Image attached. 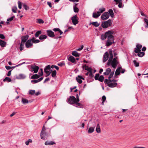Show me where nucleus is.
<instances>
[{
	"label": "nucleus",
	"instance_id": "obj_1",
	"mask_svg": "<svg viewBox=\"0 0 148 148\" xmlns=\"http://www.w3.org/2000/svg\"><path fill=\"white\" fill-rule=\"evenodd\" d=\"M109 53L110 54V57L107 63V65L108 66H109L111 64L113 68H116L117 65L118 63L117 60L118 58L117 57H116V58H114L112 61L113 58V55L112 51V50H110L109 51Z\"/></svg>",
	"mask_w": 148,
	"mask_h": 148
},
{
	"label": "nucleus",
	"instance_id": "obj_2",
	"mask_svg": "<svg viewBox=\"0 0 148 148\" xmlns=\"http://www.w3.org/2000/svg\"><path fill=\"white\" fill-rule=\"evenodd\" d=\"M50 129L49 128L46 129L44 125L40 133L41 138L44 140L46 136H48L50 133Z\"/></svg>",
	"mask_w": 148,
	"mask_h": 148
},
{
	"label": "nucleus",
	"instance_id": "obj_3",
	"mask_svg": "<svg viewBox=\"0 0 148 148\" xmlns=\"http://www.w3.org/2000/svg\"><path fill=\"white\" fill-rule=\"evenodd\" d=\"M116 80L113 79L111 80V79H105L104 82L105 84H108V86L110 87H114L117 85L116 83Z\"/></svg>",
	"mask_w": 148,
	"mask_h": 148
},
{
	"label": "nucleus",
	"instance_id": "obj_4",
	"mask_svg": "<svg viewBox=\"0 0 148 148\" xmlns=\"http://www.w3.org/2000/svg\"><path fill=\"white\" fill-rule=\"evenodd\" d=\"M29 36L26 35L25 36H22L21 37V41L19 47L20 50L22 51L24 48V45L25 42H26L29 38Z\"/></svg>",
	"mask_w": 148,
	"mask_h": 148
},
{
	"label": "nucleus",
	"instance_id": "obj_5",
	"mask_svg": "<svg viewBox=\"0 0 148 148\" xmlns=\"http://www.w3.org/2000/svg\"><path fill=\"white\" fill-rule=\"evenodd\" d=\"M112 24L111 20L109 19L107 21L103 22L101 24L102 27L103 28H106L110 26Z\"/></svg>",
	"mask_w": 148,
	"mask_h": 148
},
{
	"label": "nucleus",
	"instance_id": "obj_6",
	"mask_svg": "<svg viewBox=\"0 0 148 148\" xmlns=\"http://www.w3.org/2000/svg\"><path fill=\"white\" fill-rule=\"evenodd\" d=\"M114 36L107 38V40L106 42V46L108 47L112 44L114 43Z\"/></svg>",
	"mask_w": 148,
	"mask_h": 148
},
{
	"label": "nucleus",
	"instance_id": "obj_7",
	"mask_svg": "<svg viewBox=\"0 0 148 148\" xmlns=\"http://www.w3.org/2000/svg\"><path fill=\"white\" fill-rule=\"evenodd\" d=\"M50 71H52V70L50 69V65H48L45 68V72L47 74L46 76V77L49 76L50 75L51 73Z\"/></svg>",
	"mask_w": 148,
	"mask_h": 148
},
{
	"label": "nucleus",
	"instance_id": "obj_8",
	"mask_svg": "<svg viewBox=\"0 0 148 148\" xmlns=\"http://www.w3.org/2000/svg\"><path fill=\"white\" fill-rule=\"evenodd\" d=\"M69 102L71 104H75L77 100H76V98L73 96H71L68 99Z\"/></svg>",
	"mask_w": 148,
	"mask_h": 148
},
{
	"label": "nucleus",
	"instance_id": "obj_9",
	"mask_svg": "<svg viewBox=\"0 0 148 148\" xmlns=\"http://www.w3.org/2000/svg\"><path fill=\"white\" fill-rule=\"evenodd\" d=\"M71 20L73 24L75 25H76L78 23L77 15L74 16L72 17Z\"/></svg>",
	"mask_w": 148,
	"mask_h": 148
},
{
	"label": "nucleus",
	"instance_id": "obj_10",
	"mask_svg": "<svg viewBox=\"0 0 148 148\" xmlns=\"http://www.w3.org/2000/svg\"><path fill=\"white\" fill-rule=\"evenodd\" d=\"M25 46L27 48H30L33 46V43L31 39L28 40L26 41L25 43Z\"/></svg>",
	"mask_w": 148,
	"mask_h": 148
},
{
	"label": "nucleus",
	"instance_id": "obj_11",
	"mask_svg": "<svg viewBox=\"0 0 148 148\" xmlns=\"http://www.w3.org/2000/svg\"><path fill=\"white\" fill-rule=\"evenodd\" d=\"M142 46L140 44H137L136 45V47L134 48V51L136 53H138L141 51V49Z\"/></svg>",
	"mask_w": 148,
	"mask_h": 148
},
{
	"label": "nucleus",
	"instance_id": "obj_12",
	"mask_svg": "<svg viewBox=\"0 0 148 148\" xmlns=\"http://www.w3.org/2000/svg\"><path fill=\"white\" fill-rule=\"evenodd\" d=\"M109 17V15L107 12H106L103 13L101 16V18L103 20H106L108 19Z\"/></svg>",
	"mask_w": 148,
	"mask_h": 148
},
{
	"label": "nucleus",
	"instance_id": "obj_13",
	"mask_svg": "<svg viewBox=\"0 0 148 148\" xmlns=\"http://www.w3.org/2000/svg\"><path fill=\"white\" fill-rule=\"evenodd\" d=\"M105 36L106 38H108L113 37V32L111 31H108L105 33Z\"/></svg>",
	"mask_w": 148,
	"mask_h": 148
},
{
	"label": "nucleus",
	"instance_id": "obj_14",
	"mask_svg": "<svg viewBox=\"0 0 148 148\" xmlns=\"http://www.w3.org/2000/svg\"><path fill=\"white\" fill-rule=\"evenodd\" d=\"M47 35L53 38L55 36L54 32L51 30H47Z\"/></svg>",
	"mask_w": 148,
	"mask_h": 148
},
{
	"label": "nucleus",
	"instance_id": "obj_15",
	"mask_svg": "<svg viewBox=\"0 0 148 148\" xmlns=\"http://www.w3.org/2000/svg\"><path fill=\"white\" fill-rule=\"evenodd\" d=\"M108 53L107 52H106L104 54L103 58V61L104 62H106L108 60Z\"/></svg>",
	"mask_w": 148,
	"mask_h": 148
},
{
	"label": "nucleus",
	"instance_id": "obj_16",
	"mask_svg": "<svg viewBox=\"0 0 148 148\" xmlns=\"http://www.w3.org/2000/svg\"><path fill=\"white\" fill-rule=\"evenodd\" d=\"M31 69L35 73H37L38 70L39 69V67L38 66H32Z\"/></svg>",
	"mask_w": 148,
	"mask_h": 148
},
{
	"label": "nucleus",
	"instance_id": "obj_17",
	"mask_svg": "<svg viewBox=\"0 0 148 148\" xmlns=\"http://www.w3.org/2000/svg\"><path fill=\"white\" fill-rule=\"evenodd\" d=\"M45 145H51L56 144V143L52 141H47L45 142Z\"/></svg>",
	"mask_w": 148,
	"mask_h": 148
},
{
	"label": "nucleus",
	"instance_id": "obj_18",
	"mask_svg": "<svg viewBox=\"0 0 148 148\" xmlns=\"http://www.w3.org/2000/svg\"><path fill=\"white\" fill-rule=\"evenodd\" d=\"M81 79H84L80 75H78V77H76L77 81L79 84H81L82 83V82Z\"/></svg>",
	"mask_w": 148,
	"mask_h": 148
},
{
	"label": "nucleus",
	"instance_id": "obj_19",
	"mask_svg": "<svg viewBox=\"0 0 148 148\" xmlns=\"http://www.w3.org/2000/svg\"><path fill=\"white\" fill-rule=\"evenodd\" d=\"M68 60L72 63H75V64L76 63L75 58L73 56H71L69 57L68 58Z\"/></svg>",
	"mask_w": 148,
	"mask_h": 148
},
{
	"label": "nucleus",
	"instance_id": "obj_20",
	"mask_svg": "<svg viewBox=\"0 0 148 148\" xmlns=\"http://www.w3.org/2000/svg\"><path fill=\"white\" fill-rule=\"evenodd\" d=\"M121 69L122 68L121 67H119L117 68L115 73V75H118L120 74V71Z\"/></svg>",
	"mask_w": 148,
	"mask_h": 148
},
{
	"label": "nucleus",
	"instance_id": "obj_21",
	"mask_svg": "<svg viewBox=\"0 0 148 148\" xmlns=\"http://www.w3.org/2000/svg\"><path fill=\"white\" fill-rule=\"evenodd\" d=\"M111 70L110 68H108L106 69V72L104 73V74L106 75H108L111 72Z\"/></svg>",
	"mask_w": 148,
	"mask_h": 148
},
{
	"label": "nucleus",
	"instance_id": "obj_22",
	"mask_svg": "<svg viewBox=\"0 0 148 148\" xmlns=\"http://www.w3.org/2000/svg\"><path fill=\"white\" fill-rule=\"evenodd\" d=\"M6 42L2 40H0V45L2 47L6 46Z\"/></svg>",
	"mask_w": 148,
	"mask_h": 148
},
{
	"label": "nucleus",
	"instance_id": "obj_23",
	"mask_svg": "<svg viewBox=\"0 0 148 148\" xmlns=\"http://www.w3.org/2000/svg\"><path fill=\"white\" fill-rule=\"evenodd\" d=\"M96 131L98 133H100L101 132V129L99 125L98 124L97 125L96 128Z\"/></svg>",
	"mask_w": 148,
	"mask_h": 148
},
{
	"label": "nucleus",
	"instance_id": "obj_24",
	"mask_svg": "<svg viewBox=\"0 0 148 148\" xmlns=\"http://www.w3.org/2000/svg\"><path fill=\"white\" fill-rule=\"evenodd\" d=\"M31 39L32 43H37L40 42L39 40L38 39H35V38L34 37H33L32 39Z\"/></svg>",
	"mask_w": 148,
	"mask_h": 148
},
{
	"label": "nucleus",
	"instance_id": "obj_25",
	"mask_svg": "<svg viewBox=\"0 0 148 148\" xmlns=\"http://www.w3.org/2000/svg\"><path fill=\"white\" fill-rule=\"evenodd\" d=\"M72 54L76 57H79L80 55V54L76 51H73L72 53Z\"/></svg>",
	"mask_w": 148,
	"mask_h": 148
},
{
	"label": "nucleus",
	"instance_id": "obj_26",
	"mask_svg": "<svg viewBox=\"0 0 148 148\" xmlns=\"http://www.w3.org/2000/svg\"><path fill=\"white\" fill-rule=\"evenodd\" d=\"M105 11V9L104 8H102L99 9V11L97 12V14H101V13Z\"/></svg>",
	"mask_w": 148,
	"mask_h": 148
},
{
	"label": "nucleus",
	"instance_id": "obj_27",
	"mask_svg": "<svg viewBox=\"0 0 148 148\" xmlns=\"http://www.w3.org/2000/svg\"><path fill=\"white\" fill-rule=\"evenodd\" d=\"M90 24H91L95 26V27H98L100 24L98 23L97 22H93L90 23Z\"/></svg>",
	"mask_w": 148,
	"mask_h": 148
},
{
	"label": "nucleus",
	"instance_id": "obj_28",
	"mask_svg": "<svg viewBox=\"0 0 148 148\" xmlns=\"http://www.w3.org/2000/svg\"><path fill=\"white\" fill-rule=\"evenodd\" d=\"M20 65H21V64H19L16 65V66H5V68L6 69H7V70H9L13 68H14L15 67L18 66H19Z\"/></svg>",
	"mask_w": 148,
	"mask_h": 148
},
{
	"label": "nucleus",
	"instance_id": "obj_29",
	"mask_svg": "<svg viewBox=\"0 0 148 148\" xmlns=\"http://www.w3.org/2000/svg\"><path fill=\"white\" fill-rule=\"evenodd\" d=\"M108 12L111 17L112 18L114 16V13L112 10L111 9H110L109 10Z\"/></svg>",
	"mask_w": 148,
	"mask_h": 148
},
{
	"label": "nucleus",
	"instance_id": "obj_30",
	"mask_svg": "<svg viewBox=\"0 0 148 148\" xmlns=\"http://www.w3.org/2000/svg\"><path fill=\"white\" fill-rule=\"evenodd\" d=\"M53 30L54 32L58 31L59 32L60 35L63 33L58 28H54L53 29Z\"/></svg>",
	"mask_w": 148,
	"mask_h": 148
},
{
	"label": "nucleus",
	"instance_id": "obj_31",
	"mask_svg": "<svg viewBox=\"0 0 148 148\" xmlns=\"http://www.w3.org/2000/svg\"><path fill=\"white\" fill-rule=\"evenodd\" d=\"M29 101L26 99L22 98V102L23 103L25 104L26 103H29Z\"/></svg>",
	"mask_w": 148,
	"mask_h": 148
},
{
	"label": "nucleus",
	"instance_id": "obj_32",
	"mask_svg": "<svg viewBox=\"0 0 148 148\" xmlns=\"http://www.w3.org/2000/svg\"><path fill=\"white\" fill-rule=\"evenodd\" d=\"M11 79L10 78L8 77H6L3 80V81L4 82H11Z\"/></svg>",
	"mask_w": 148,
	"mask_h": 148
},
{
	"label": "nucleus",
	"instance_id": "obj_33",
	"mask_svg": "<svg viewBox=\"0 0 148 148\" xmlns=\"http://www.w3.org/2000/svg\"><path fill=\"white\" fill-rule=\"evenodd\" d=\"M94 130V128L93 127H90L89 128L88 132L89 133H91L93 132Z\"/></svg>",
	"mask_w": 148,
	"mask_h": 148
},
{
	"label": "nucleus",
	"instance_id": "obj_34",
	"mask_svg": "<svg viewBox=\"0 0 148 148\" xmlns=\"http://www.w3.org/2000/svg\"><path fill=\"white\" fill-rule=\"evenodd\" d=\"M100 15V14H97V13H93L92 16L93 18H96L98 17Z\"/></svg>",
	"mask_w": 148,
	"mask_h": 148
},
{
	"label": "nucleus",
	"instance_id": "obj_35",
	"mask_svg": "<svg viewBox=\"0 0 148 148\" xmlns=\"http://www.w3.org/2000/svg\"><path fill=\"white\" fill-rule=\"evenodd\" d=\"M40 77V75H37V74H36L32 75L31 77V78L32 79H37Z\"/></svg>",
	"mask_w": 148,
	"mask_h": 148
},
{
	"label": "nucleus",
	"instance_id": "obj_36",
	"mask_svg": "<svg viewBox=\"0 0 148 148\" xmlns=\"http://www.w3.org/2000/svg\"><path fill=\"white\" fill-rule=\"evenodd\" d=\"M138 56L140 57H142L143 56L145 55V53L142 52H139L138 53Z\"/></svg>",
	"mask_w": 148,
	"mask_h": 148
},
{
	"label": "nucleus",
	"instance_id": "obj_37",
	"mask_svg": "<svg viewBox=\"0 0 148 148\" xmlns=\"http://www.w3.org/2000/svg\"><path fill=\"white\" fill-rule=\"evenodd\" d=\"M47 36L46 35H42L39 37V39L40 40H43L44 39H45L47 38Z\"/></svg>",
	"mask_w": 148,
	"mask_h": 148
},
{
	"label": "nucleus",
	"instance_id": "obj_38",
	"mask_svg": "<svg viewBox=\"0 0 148 148\" xmlns=\"http://www.w3.org/2000/svg\"><path fill=\"white\" fill-rule=\"evenodd\" d=\"M42 33V32L41 31H37L35 34V36L37 37L39 36V35L40 34Z\"/></svg>",
	"mask_w": 148,
	"mask_h": 148
},
{
	"label": "nucleus",
	"instance_id": "obj_39",
	"mask_svg": "<svg viewBox=\"0 0 148 148\" xmlns=\"http://www.w3.org/2000/svg\"><path fill=\"white\" fill-rule=\"evenodd\" d=\"M98 80L101 82H102L104 80V77L102 75H101L99 77Z\"/></svg>",
	"mask_w": 148,
	"mask_h": 148
},
{
	"label": "nucleus",
	"instance_id": "obj_40",
	"mask_svg": "<svg viewBox=\"0 0 148 148\" xmlns=\"http://www.w3.org/2000/svg\"><path fill=\"white\" fill-rule=\"evenodd\" d=\"M78 102L79 101H76V103H75L77 105L76 107H79L80 108H81L83 106V105L82 104L78 103Z\"/></svg>",
	"mask_w": 148,
	"mask_h": 148
},
{
	"label": "nucleus",
	"instance_id": "obj_41",
	"mask_svg": "<svg viewBox=\"0 0 148 148\" xmlns=\"http://www.w3.org/2000/svg\"><path fill=\"white\" fill-rule=\"evenodd\" d=\"M56 75V71L55 70H54L52 72L51 75L53 77H55Z\"/></svg>",
	"mask_w": 148,
	"mask_h": 148
},
{
	"label": "nucleus",
	"instance_id": "obj_42",
	"mask_svg": "<svg viewBox=\"0 0 148 148\" xmlns=\"http://www.w3.org/2000/svg\"><path fill=\"white\" fill-rule=\"evenodd\" d=\"M25 77V75L23 74H20L18 75V78L19 79H24Z\"/></svg>",
	"mask_w": 148,
	"mask_h": 148
},
{
	"label": "nucleus",
	"instance_id": "obj_43",
	"mask_svg": "<svg viewBox=\"0 0 148 148\" xmlns=\"http://www.w3.org/2000/svg\"><path fill=\"white\" fill-rule=\"evenodd\" d=\"M32 142V140L31 139H29L25 142V143L27 145H29V143H31Z\"/></svg>",
	"mask_w": 148,
	"mask_h": 148
},
{
	"label": "nucleus",
	"instance_id": "obj_44",
	"mask_svg": "<svg viewBox=\"0 0 148 148\" xmlns=\"http://www.w3.org/2000/svg\"><path fill=\"white\" fill-rule=\"evenodd\" d=\"M35 91L34 90H30L29 91V94L32 95H34L35 94Z\"/></svg>",
	"mask_w": 148,
	"mask_h": 148
},
{
	"label": "nucleus",
	"instance_id": "obj_45",
	"mask_svg": "<svg viewBox=\"0 0 148 148\" xmlns=\"http://www.w3.org/2000/svg\"><path fill=\"white\" fill-rule=\"evenodd\" d=\"M118 3H119V4L118 6L119 8H121L123 7L122 0H120V2H119Z\"/></svg>",
	"mask_w": 148,
	"mask_h": 148
},
{
	"label": "nucleus",
	"instance_id": "obj_46",
	"mask_svg": "<svg viewBox=\"0 0 148 148\" xmlns=\"http://www.w3.org/2000/svg\"><path fill=\"white\" fill-rule=\"evenodd\" d=\"M17 8L16 6L13 7L12 9V11L14 13L16 12V10H17Z\"/></svg>",
	"mask_w": 148,
	"mask_h": 148
},
{
	"label": "nucleus",
	"instance_id": "obj_47",
	"mask_svg": "<svg viewBox=\"0 0 148 148\" xmlns=\"http://www.w3.org/2000/svg\"><path fill=\"white\" fill-rule=\"evenodd\" d=\"M37 20V22L39 23H44V21L41 19H38Z\"/></svg>",
	"mask_w": 148,
	"mask_h": 148
},
{
	"label": "nucleus",
	"instance_id": "obj_48",
	"mask_svg": "<svg viewBox=\"0 0 148 148\" xmlns=\"http://www.w3.org/2000/svg\"><path fill=\"white\" fill-rule=\"evenodd\" d=\"M134 64L135 66L136 67H138L139 66V63L137 62L136 61V60H134L133 61Z\"/></svg>",
	"mask_w": 148,
	"mask_h": 148
},
{
	"label": "nucleus",
	"instance_id": "obj_49",
	"mask_svg": "<svg viewBox=\"0 0 148 148\" xmlns=\"http://www.w3.org/2000/svg\"><path fill=\"white\" fill-rule=\"evenodd\" d=\"M144 21L146 23V25L145 27L147 28H148V20L146 18H144Z\"/></svg>",
	"mask_w": 148,
	"mask_h": 148
},
{
	"label": "nucleus",
	"instance_id": "obj_50",
	"mask_svg": "<svg viewBox=\"0 0 148 148\" xmlns=\"http://www.w3.org/2000/svg\"><path fill=\"white\" fill-rule=\"evenodd\" d=\"M74 11L75 12H79V9L77 7H73Z\"/></svg>",
	"mask_w": 148,
	"mask_h": 148
},
{
	"label": "nucleus",
	"instance_id": "obj_51",
	"mask_svg": "<svg viewBox=\"0 0 148 148\" xmlns=\"http://www.w3.org/2000/svg\"><path fill=\"white\" fill-rule=\"evenodd\" d=\"M106 37L105 36V34L104 35V34H102L101 36V39L102 40H104L105 39H106Z\"/></svg>",
	"mask_w": 148,
	"mask_h": 148
},
{
	"label": "nucleus",
	"instance_id": "obj_52",
	"mask_svg": "<svg viewBox=\"0 0 148 148\" xmlns=\"http://www.w3.org/2000/svg\"><path fill=\"white\" fill-rule=\"evenodd\" d=\"M99 73L96 74L95 77V79L96 80L98 79L99 77Z\"/></svg>",
	"mask_w": 148,
	"mask_h": 148
},
{
	"label": "nucleus",
	"instance_id": "obj_53",
	"mask_svg": "<svg viewBox=\"0 0 148 148\" xmlns=\"http://www.w3.org/2000/svg\"><path fill=\"white\" fill-rule=\"evenodd\" d=\"M106 98L105 96H102V104H103V103L106 100Z\"/></svg>",
	"mask_w": 148,
	"mask_h": 148
},
{
	"label": "nucleus",
	"instance_id": "obj_54",
	"mask_svg": "<svg viewBox=\"0 0 148 148\" xmlns=\"http://www.w3.org/2000/svg\"><path fill=\"white\" fill-rule=\"evenodd\" d=\"M18 7L20 9H21L22 3L21 2L18 1Z\"/></svg>",
	"mask_w": 148,
	"mask_h": 148
},
{
	"label": "nucleus",
	"instance_id": "obj_55",
	"mask_svg": "<svg viewBox=\"0 0 148 148\" xmlns=\"http://www.w3.org/2000/svg\"><path fill=\"white\" fill-rule=\"evenodd\" d=\"M23 7L26 10H27L29 9V7L26 4H23Z\"/></svg>",
	"mask_w": 148,
	"mask_h": 148
},
{
	"label": "nucleus",
	"instance_id": "obj_56",
	"mask_svg": "<svg viewBox=\"0 0 148 148\" xmlns=\"http://www.w3.org/2000/svg\"><path fill=\"white\" fill-rule=\"evenodd\" d=\"M114 71H113L112 72H111V73L110 74L109 77H108L109 79H110L112 77L114 74Z\"/></svg>",
	"mask_w": 148,
	"mask_h": 148
},
{
	"label": "nucleus",
	"instance_id": "obj_57",
	"mask_svg": "<svg viewBox=\"0 0 148 148\" xmlns=\"http://www.w3.org/2000/svg\"><path fill=\"white\" fill-rule=\"evenodd\" d=\"M14 17V16H13L11 17V18H8L7 19V21H11L13 20Z\"/></svg>",
	"mask_w": 148,
	"mask_h": 148
},
{
	"label": "nucleus",
	"instance_id": "obj_58",
	"mask_svg": "<svg viewBox=\"0 0 148 148\" xmlns=\"http://www.w3.org/2000/svg\"><path fill=\"white\" fill-rule=\"evenodd\" d=\"M83 68L85 70H87V69L88 68V66H86V64L83 66Z\"/></svg>",
	"mask_w": 148,
	"mask_h": 148
},
{
	"label": "nucleus",
	"instance_id": "obj_59",
	"mask_svg": "<svg viewBox=\"0 0 148 148\" xmlns=\"http://www.w3.org/2000/svg\"><path fill=\"white\" fill-rule=\"evenodd\" d=\"M84 47V46L83 45H82L81 46V47L79 48H78L77 49V50L78 51H80L81 50H82V49H83V48Z\"/></svg>",
	"mask_w": 148,
	"mask_h": 148
},
{
	"label": "nucleus",
	"instance_id": "obj_60",
	"mask_svg": "<svg viewBox=\"0 0 148 148\" xmlns=\"http://www.w3.org/2000/svg\"><path fill=\"white\" fill-rule=\"evenodd\" d=\"M0 38L3 39L5 38V37L3 34H0Z\"/></svg>",
	"mask_w": 148,
	"mask_h": 148
},
{
	"label": "nucleus",
	"instance_id": "obj_61",
	"mask_svg": "<svg viewBox=\"0 0 148 148\" xmlns=\"http://www.w3.org/2000/svg\"><path fill=\"white\" fill-rule=\"evenodd\" d=\"M89 76L90 77H93L92 74V71H91L90 72H89Z\"/></svg>",
	"mask_w": 148,
	"mask_h": 148
},
{
	"label": "nucleus",
	"instance_id": "obj_62",
	"mask_svg": "<svg viewBox=\"0 0 148 148\" xmlns=\"http://www.w3.org/2000/svg\"><path fill=\"white\" fill-rule=\"evenodd\" d=\"M31 82H33L34 83H36L37 82H38V79H37V80H32L31 81Z\"/></svg>",
	"mask_w": 148,
	"mask_h": 148
},
{
	"label": "nucleus",
	"instance_id": "obj_63",
	"mask_svg": "<svg viewBox=\"0 0 148 148\" xmlns=\"http://www.w3.org/2000/svg\"><path fill=\"white\" fill-rule=\"evenodd\" d=\"M47 4L50 8L52 7L51 3L49 2H47Z\"/></svg>",
	"mask_w": 148,
	"mask_h": 148
},
{
	"label": "nucleus",
	"instance_id": "obj_64",
	"mask_svg": "<svg viewBox=\"0 0 148 148\" xmlns=\"http://www.w3.org/2000/svg\"><path fill=\"white\" fill-rule=\"evenodd\" d=\"M58 65H59V66H64L65 64L63 63H60L58 64Z\"/></svg>",
	"mask_w": 148,
	"mask_h": 148
}]
</instances>
